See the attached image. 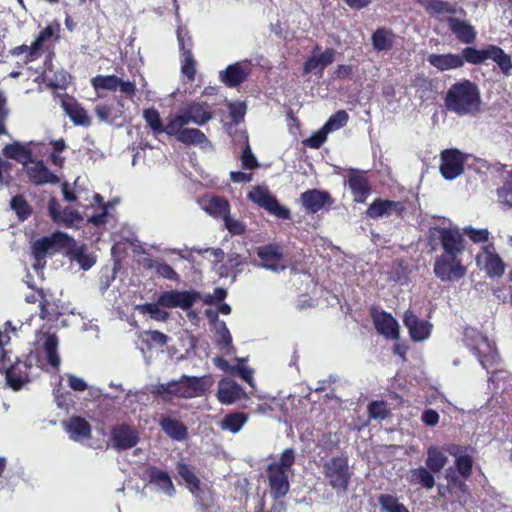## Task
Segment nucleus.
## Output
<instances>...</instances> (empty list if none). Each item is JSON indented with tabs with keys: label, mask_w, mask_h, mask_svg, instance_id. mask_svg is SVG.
I'll list each match as a JSON object with an SVG mask.
<instances>
[{
	"label": "nucleus",
	"mask_w": 512,
	"mask_h": 512,
	"mask_svg": "<svg viewBox=\"0 0 512 512\" xmlns=\"http://www.w3.org/2000/svg\"><path fill=\"white\" fill-rule=\"evenodd\" d=\"M437 232L442 253L435 258L433 272L442 282L459 281L467 273L462 263L466 248L464 236L458 229L448 227H441Z\"/></svg>",
	"instance_id": "1"
},
{
	"label": "nucleus",
	"mask_w": 512,
	"mask_h": 512,
	"mask_svg": "<svg viewBox=\"0 0 512 512\" xmlns=\"http://www.w3.org/2000/svg\"><path fill=\"white\" fill-rule=\"evenodd\" d=\"M211 384L210 376L207 375L201 377L182 375L178 380L152 386L151 394L164 401H170L173 397L191 399L203 396Z\"/></svg>",
	"instance_id": "2"
},
{
	"label": "nucleus",
	"mask_w": 512,
	"mask_h": 512,
	"mask_svg": "<svg viewBox=\"0 0 512 512\" xmlns=\"http://www.w3.org/2000/svg\"><path fill=\"white\" fill-rule=\"evenodd\" d=\"M481 103L478 86L467 79L452 84L444 98L446 109L459 116L478 114Z\"/></svg>",
	"instance_id": "3"
},
{
	"label": "nucleus",
	"mask_w": 512,
	"mask_h": 512,
	"mask_svg": "<svg viewBox=\"0 0 512 512\" xmlns=\"http://www.w3.org/2000/svg\"><path fill=\"white\" fill-rule=\"evenodd\" d=\"M296 454L293 448H286L279 461L270 463L266 473L273 499L278 500L287 495L290 489L289 474L295 463Z\"/></svg>",
	"instance_id": "4"
},
{
	"label": "nucleus",
	"mask_w": 512,
	"mask_h": 512,
	"mask_svg": "<svg viewBox=\"0 0 512 512\" xmlns=\"http://www.w3.org/2000/svg\"><path fill=\"white\" fill-rule=\"evenodd\" d=\"M9 342L10 336L8 333L0 330V371L5 372V378L9 387L14 391H18L25 383L30 381L29 370L32 366L25 361H12L9 351L5 349Z\"/></svg>",
	"instance_id": "5"
},
{
	"label": "nucleus",
	"mask_w": 512,
	"mask_h": 512,
	"mask_svg": "<svg viewBox=\"0 0 512 512\" xmlns=\"http://www.w3.org/2000/svg\"><path fill=\"white\" fill-rule=\"evenodd\" d=\"M460 56L463 59V64L467 62L473 65H479L488 59H492L497 63L504 74H509L512 69L511 57L506 54L503 49L495 45H489L485 49L465 47Z\"/></svg>",
	"instance_id": "6"
},
{
	"label": "nucleus",
	"mask_w": 512,
	"mask_h": 512,
	"mask_svg": "<svg viewBox=\"0 0 512 512\" xmlns=\"http://www.w3.org/2000/svg\"><path fill=\"white\" fill-rule=\"evenodd\" d=\"M322 473L337 493L347 491L352 477L347 456H334L324 462Z\"/></svg>",
	"instance_id": "7"
},
{
	"label": "nucleus",
	"mask_w": 512,
	"mask_h": 512,
	"mask_svg": "<svg viewBox=\"0 0 512 512\" xmlns=\"http://www.w3.org/2000/svg\"><path fill=\"white\" fill-rule=\"evenodd\" d=\"M464 344L477 357L483 368L488 369L496 362L498 356L496 350L488 337L477 329L465 330Z\"/></svg>",
	"instance_id": "8"
},
{
	"label": "nucleus",
	"mask_w": 512,
	"mask_h": 512,
	"mask_svg": "<svg viewBox=\"0 0 512 512\" xmlns=\"http://www.w3.org/2000/svg\"><path fill=\"white\" fill-rule=\"evenodd\" d=\"M75 244V240L68 234L57 231L51 236L42 237L36 240L32 245V255L35 261L40 264L45 262L46 256L49 253H54L57 250L70 247Z\"/></svg>",
	"instance_id": "9"
},
{
	"label": "nucleus",
	"mask_w": 512,
	"mask_h": 512,
	"mask_svg": "<svg viewBox=\"0 0 512 512\" xmlns=\"http://www.w3.org/2000/svg\"><path fill=\"white\" fill-rule=\"evenodd\" d=\"M407 200H390V199H382L376 198L372 203L369 204L366 210V216L370 219H379V218H398L403 219L407 214Z\"/></svg>",
	"instance_id": "10"
},
{
	"label": "nucleus",
	"mask_w": 512,
	"mask_h": 512,
	"mask_svg": "<svg viewBox=\"0 0 512 512\" xmlns=\"http://www.w3.org/2000/svg\"><path fill=\"white\" fill-rule=\"evenodd\" d=\"M248 198L279 219L289 220L291 218L290 210L282 206L277 198L265 187H254L252 191L249 192Z\"/></svg>",
	"instance_id": "11"
},
{
	"label": "nucleus",
	"mask_w": 512,
	"mask_h": 512,
	"mask_svg": "<svg viewBox=\"0 0 512 512\" xmlns=\"http://www.w3.org/2000/svg\"><path fill=\"white\" fill-rule=\"evenodd\" d=\"M200 299L201 294L196 290H170L158 296V304L164 308H181L187 311Z\"/></svg>",
	"instance_id": "12"
},
{
	"label": "nucleus",
	"mask_w": 512,
	"mask_h": 512,
	"mask_svg": "<svg viewBox=\"0 0 512 512\" xmlns=\"http://www.w3.org/2000/svg\"><path fill=\"white\" fill-rule=\"evenodd\" d=\"M440 173L446 180H454L464 172L466 156L456 148L445 149L440 154Z\"/></svg>",
	"instance_id": "13"
},
{
	"label": "nucleus",
	"mask_w": 512,
	"mask_h": 512,
	"mask_svg": "<svg viewBox=\"0 0 512 512\" xmlns=\"http://www.w3.org/2000/svg\"><path fill=\"white\" fill-rule=\"evenodd\" d=\"M139 440V432L129 424H117L111 429L110 441L112 447L118 451L128 450L135 447Z\"/></svg>",
	"instance_id": "14"
},
{
	"label": "nucleus",
	"mask_w": 512,
	"mask_h": 512,
	"mask_svg": "<svg viewBox=\"0 0 512 512\" xmlns=\"http://www.w3.org/2000/svg\"><path fill=\"white\" fill-rule=\"evenodd\" d=\"M256 254L260 259V266L271 270L273 272H279L286 268L284 262V254L282 247L276 243H269L256 248Z\"/></svg>",
	"instance_id": "15"
},
{
	"label": "nucleus",
	"mask_w": 512,
	"mask_h": 512,
	"mask_svg": "<svg viewBox=\"0 0 512 512\" xmlns=\"http://www.w3.org/2000/svg\"><path fill=\"white\" fill-rule=\"evenodd\" d=\"M348 187L355 203L363 204L369 197L372 187L367 177V172L358 169H349Z\"/></svg>",
	"instance_id": "16"
},
{
	"label": "nucleus",
	"mask_w": 512,
	"mask_h": 512,
	"mask_svg": "<svg viewBox=\"0 0 512 512\" xmlns=\"http://www.w3.org/2000/svg\"><path fill=\"white\" fill-rule=\"evenodd\" d=\"M335 54L336 51L333 48H326L322 52L321 47L316 45L313 48L312 55L303 64V73H315L321 76L324 69L334 62Z\"/></svg>",
	"instance_id": "17"
},
{
	"label": "nucleus",
	"mask_w": 512,
	"mask_h": 512,
	"mask_svg": "<svg viewBox=\"0 0 512 512\" xmlns=\"http://www.w3.org/2000/svg\"><path fill=\"white\" fill-rule=\"evenodd\" d=\"M180 112L187 123L204 125L213 118L211 105L206 101H192L185 105Z\"/></svg>",
	"instance_id": "18"
},
{
	"label": "nucleus",
	"mask_w": 512,
	"mask_h": 512,
	"mask_svg": "<svg viewBox=\"0 0 512 512\" xmlns=\"http://www.w3.org/2000/svg\"><path fill=\"white\" fill-rule=\"evenodd\" d=\"M29 181L34 185L57 184L59 177L51 172L42 160L29 162L24 166Z\"/></svg>",
	"instance_id": "19"
},
{
	"label": "nucleus",
	"mask_w": 512,
	"mask_h": 512,
	"mask_svg": "<svg viewBox=\"0 0 512 512\" xmlns=\"http://www.w3.org/2000/svg\"><path fill=\"white\" fill-rule=\"evenodd\" d=\"M61 107L74 125L83 127L91 125V119L87 114V111L74 97L64 95L61 98Z\"/></svg>",
	"instance_id": "20"
},
{
	"label": "nucleus",
	"mask_w": 512,
	"mask_h": 512,
	"mask_svg": "<svg viewBox=\"0 0 512 512\" xmlns=\"http://www.w3.org/2000/svg\"><path fill=\"white\" fill-rule=\"evenodd\" d=\"M302 206L310 214H316L326 205L332 203L329 192L318 189H310L300 195Z\"/></svg>",
	"instance_id": "21"
},
{
	"label": "nucleus",
	"mask_w": 512,
	"mask_h": 512,
	"mask_svg": "<svg viewBox=\"0 0 512 512\" xmlns=\"http://www.w3.org/2000/svg\"><path fill=\"white\" fill-rule=\"evenodd\" d=\"M404 325L409 331V335L414 341H423L431 333V324L426 320H421L411 310H407L403 317Z\"/></svg>",
	"instance_id": "22"
},
{
	"label": "nucleus",
	"mask_w": 512,
	"mask_h": 512,
	"mask_svg": "<svg viewBox=\"0 0 512 512\" xmlns=\"http://www.w3.org/2000/svg\"><path fill=\"white\" fill-rule=\"evenodd\" d=\"M373 323L379 334L388 339H399V324L390 313L381 311L380 313L373 315Z\"/></svg>",
	"instance_id": "23"
},
{
	"label": "nucleus",
	"mask_w": 512,
	"mask_h": 512,
	"mask_svg": "<svg viewBox=\"0 0 512 512\" xmlns=\"http://www.w3.org/2000/svg\"><path fill=\"white\" fill-rule=\"evenodd\" d=\"M250 73L251 69L248 66H244L241 63H234L228 65L225 70L221 71L219 78L225 86L234 88L246 81Z\"/></svg>",
	"instance_id": "24"
},
{
	"label": "nucleus",
	"mask_w": 512,
	"mask_h": 512,
	"mask_svg": "<svg viewBox=\"0 0 512 512\" xmlns=\"http://www.w3.org/2000/svg\"><path fill=\"white\" fill-rule=\"evenodd\" d=\"M447 23L452 33L460 42L464 44H472L475 42L477 32L469 22L456 17H448Z\"/></svg>",
	"instance_id": "25"
},
{
	"label": "nucleus",
	"mask_w": 512,
	"mask_h": 512,
	"mask_svg": "<svg viewBox=\"0 0 512 512\" xmlns=\"http://www.w3.org/2000/svg\"><path fill=\"white\" fill-rule=\"evenodd\" d=\"M484 265L483 269L489 277H501L505 273L506 264L500 255L491 246L483 247Z\"/></svg>",
	"instance_id": "26"
},
{
	"label": "nucleus",
	"mask_w": 512,
	"mask_h": 512,
	"mask_svg": "<svg viewBox=\"0 0 512 512\" xmlns=\"http://www.w3.org/2000/svg\"><path fill=\"white\" fill-rule=\"evenodd\" d=\"M159 425L162 431L173 440L184 441L188 438L187 427L178 419L163 415L159 421Z\"/></svg>",
	"instance_id": "27"
},
{
	"label": "nucleus",
	"mask_w": 512,
	"mask_h": 512,
	"mask_svg": "<svg viewBox=\"0 0 512 512\" xmlns=\"http://www.w3.org/2000/svg\"><path fill=\"white\" fill-rule=\"evenodd\" d=\"M427 61L429 64L439 71H447L458 69L463 66V59L459 54L447 53L436 54L432 53L428 56Z\"/></svg>",
	"instance_id": "28"
},
{
	"label": "nucleus",
	"mask_w": 512,
	"mask_h": 512,
	"mask_svg": "<svg viewBox=\"0 0 512 512\" xmlns=\"http://www.w3.org/2000/svg\"><path fill=\"white\" fill-rule=\"evenodd\" d=\"M243 393L239 384L232 380L222 379L218 385L217 398L222 404H232L240 399Z\"/></svg>",
	"instance_id": "29"
},
{
	"label": "nucleus",
	"mask_w": 512,
	"mask_h": 512,
	"mask_svg": "<svg viewBox=\"0 0 512 512\" xmlns=\"http://www.w3.org/2000/svg\"><path fill=\"white\" fill-rule=\"evenodd\" d=\"M149 482L159 487L163 492L172 496L175 493V487L169 474L155 466H149L146 469Z\"/></svg>",
	"instance_id": "30"
},
{
	"label": "nucleus",
	"mask_w": 512,
	"mask_h": 512,
	"mask_svg": "<svg viewBox=\"0 0 512 512\" xmlns=\"http://www.w3.org/2000/svg\"><path fill=\"white\" fill-rule=\"evenodd\" d=\"M66 432L74 441L91 437V425L80 416L71 417L66 423Z\"/></svg>",
	"instance_id": "31"
},
{
	"label": "nucleus",
	"mask_w": 512,
	"mask_h": 512,
	"mask_svg": "<svg viewBox=\"0 0 512 512\" xmlns=\"http://www.w3.org/2000/svg\"><path fill=\"white\" fill-rule=\"evenodd\" d=\"M412 86L421 101L433 99L437 94L433 80L424 74H418L413 80Z\"/></svg>",
	"instance_id": "32"
},
{
	"label": "nucleus",
	"mask_w": 512,
	"mask_h": 512,
	"mask_svg": "<svg viewBox=\"0 0 512 512\" xmlns=\"http://www.w3.org/2000/svg\"><path fill=\"white\" fill-rule=\"evenodd\" d=\"M446 479L448 492L455 499V501L461 505H464L467 502V498L469 496V489L466 483L457 475H447Z\"/></svg>",
	"instance_id": "33"
},
{
	"label": "nucleus",
	"mask_w": 512,
	"mask_h": 512,
	"mask_svg": "<svg viewBox=\"0 0 512 512\" xmlns=\"http://www.w3.org/2000/svg\"><path fill=\"white\" fill-rule=\"evenodd\" d=\"M395 34L387 28H377L371 36L373 48L380 51H389L394 46Z\"/></svg>",
	"instance_id": "34"
},
{
	"label": "nucleus",
	"mask_w": 512,
	"mask_h": 512,
	"mask_svg": "<svg viewBox=\"0 0 512 512\" xmlns=\"http://www.w3.org/2000/svg\"><path fill=\"white\" fill-rule=\"evenodd\" d=\"M3 153L7 158L13 159L23 166H26L29 162H33L32 151L19 142L7 144L3 149Z\"/></svg>",
	"instance_id": "35"
},
{
	"label": "nucleus",
	"mask_w": 512,
	"mask_h": 512,
	"mask_svg": "<svg viewBox=\"0 0 512 512\" xmlns=\"http://www.w3.org/2000/svg\"><path fill=\"white\" fill-rule=\"evenodd\" d=\"M427 466L411 469L409 472V483L420 485L425 489H432L435 486V478Z\"/></svg>",
	"instance_id": "36"
},
{
	"label": "nucleus",
	"mask_w": 512,
	"mask_h": 512,
	"mask_svg": "<svg viewBox=\"0 0 512 512\" xmlns=\"http://www.w3.org/2000/svg\"><path fill=\"white\" fill-rule=\"evenodd\" d=\"M447 461V456L438 447H428L425 464L431 472H440L445 467Z\"/></svg>",
	"instance_id": "37"
},
{
	"label": "nucleus",
	"mask_w": 512,
	"mask_h": 512,
	"mask_svg": "<svg viewBox=\"0 0 512 512\" xmlns=\"http://www.w3.org/2000/svg\"><path fill=\"white\" fill-rule=\"evenodd\" d=\"M39 295L40 318L47 321L57 320L60 315L59 306L54 301L47 299L43 289H39Z\"/></svg>",
	"instance_id": "38"
},
{
	"label": "nucleus",
	"mask_w": 512,
	"mask_h": 512,
	"mask_svg": "<svg viewBox=\"0 0 512 512\" xmlns=\"http://www.w3.org/2000/svg\"><path fill=\"white\" fill-rule=\"evenodd\" d=\"M61 30L60 23L58 21H54L53 23L47 25L44 29H42L39 34L36 36L35 40L32 42V53L34 51H40L42 50L43 44L45 41L52 37H56V39L59 38L58 33Z\"/></svg>",
	"instance_id": "39"
},
{
	"label": "nucleus",
	"mask_w": 512,
	"mask_h": 512,
	"mask_svg": "<svg viewBox=\"0 0 512 512\" xmlns=\"http://www.w3.org/2000/svg\"><path fill=\"white\" fill-rule=\"evenodd\" d=\"M178 141L185 145L209 144L207 136L197 128H184L178 137Z\"/></svg>",
	"instance_id": "40"
},
{
	"label": "nucleus",
	"mask_w": 512,
	"mask_h": 512,
	"mask_svg": "<svg viewBox=\"0 0 512 512\" xmlns=\"http://www.w3.org/2000/svg\"><path fill=\"white\" fill-rule=\"evenodd\" d=\"M205 210L214 217L224 219L230 213V205L226 199L214 196L209 200Z\"/></svg>",
	"instance_id": "41"
},
{
	"label": "nucleus",
	"mask_w": 512,
	"mask_h": 512,
	"mask_svg": "<svg viewBox=\"0 0 512 512\" xmlns=\"http://www.w3.org/2000/svg\"><path fill=\"white\" fill-rule=\"evenodd\" d=\"M10 207L20 221L27 220L32 215V207L23 195H16L10 200Z\"/></svg>",
	"instance_id": "42"
},
{
	"label": "nucleus",
	"mask_w": 512,
	"mask_h": 512,
	"mask_svg": "<svg viewBox=\"0 0 512 512\" xmlns=\"http://www.w3.org/2000/svg\"><path fill=\"white\" fill-rule=\"evenodd\" d=\"M44 351L46 353L47 361L52 366L57 368L60 365V357L58 355V338L55 334H48L44 344Z\"/></svg>",
	"instance_id": "43"
},
{
	"label": "nucleus",
	"mask_w": 512,
	"mask_h": 512,
	"mask_svg": "<svg viewBox=\"0 0 512 512\" xmlns=\"http://www.w3.org/2000/svg\"><path fill=\"white\" fill-rule=\"evenodd\" d=\"M248 417L245 413L234 412L227 414L222 420V428L232 433H237L246 423Z\"/></svg>",
	"instance_id": "44"
},
{
	"label": "nucleus",
	"mask_w": 512,
	"mask_h": 512,
	"mask_svg": "<svg viewBox=\"0 0 512 512\" xmlns=\"http://www.w3.org/2000/svg\"><path fill=\"white\" fill-rule=\"evenodd\" d=\"M370 419L385 420L391 416V410L384 400L371 401L367 406Z\"/></svg>",
	"instance_id": "45"
},
{
	"label": "nucleus",
	"mask_w": 512,
	"mask_h": 512,
	"mask_svg": "<svg viewBox=\"0 0 512 512\" xmlns=\"http://www.w3.org/2000/svg\"><path fill=\"white\" fill-rule=\"evenodd\" d=\"M120 84V78L116 75H97L91 79V85L95 90L116 91Z\"/></svg>",
	"instance_id": "46"
},
{
	"label": "nucleus",
	"mask_w": 512,
	"mask_h": 512,
	"mask_svg": "<svg viewBox=\"0 0 512 512\" xmlns=\"http://www.w3.org/2000/svg\"><path fill=\"white\" fill-rule=\"evenodd\" d=\"M378 503L381 510L385 512H409L408 508L391 494H381L378 497Z\"/></svg>",
	"instance_id": "47"
},
{
	"label": "nucleus",
	"mask_w": 512,
	"mask_h": 512,
	"mask_svg": "<svg viewBox=\"0 0 512 512\" xmlns=\"http://www.w3.org/2000/svg\"><path fill=\"white\" fill-rule=\"evenodd\" d=\"M426 11L433 15L455 14L456 9L453 4L443 0H426L423 5Z\"/></svg>",
	"instance_id": "48"
},
{
	"label": "nucleus",
	"mask_w": 512,
	"mask_h": 512,
	"mask_svg": "<svg viewBox=\"0 0 512 512\" xmlns=\"http://www.w3.org/2000/svg\"><path fill=\"white\" fill-rule=\"evenodd\" d=\"M186 125H188L187 120L182 113L179 112L168 121L166 126L162 127V133H166L168 136H174L178 140L180 133L184 130V126Z\"/></svg>",
	"instance_id": "49"
},
{
	"label": "nucleus",
	"mask_w": 512,
	"mask_h": 512,
	"mask_svg": "<svg viewBox=\"0 0 512 512\" xmlns=\"http://www.w3.org/2000/svg\"><path fill=\"white\" fill-rule=\"evenodd\" d=\"M143 118L155 135L162 134L163 123L157 109L154 107L144 109Z\"/></svg>",
	"instance_id": "50"
},
{
	"label": "nucleus",
	"mask_w": 512,
	"mask_h": 512,
	"mask_svg": "<svg viewBox=\"0 0 512 512\" xmlns=\"http://www.w3.org/2000/svg\"><path fill=\"white\" fill-rule=\"evenodd\" d=\"M177 472L179 476L187 483L192 490L200 489V479L190 469L189 465L183 462L177 464Z\"/></svg>",
	"instance_id": "51"
},
{
	"label": "nucleus",
	"mask_w": 512,
	"mask_h": 512,
	"mask_svg": "<svg viewBox=\"0 0 512 512\" xmlns=\"http://www.w3.org/2000/svg\"><path fill=\"white\" fill-rule=\"evenodd\" d=\"M177 40L181 55H193V39L189 31L184 27H178Z\"/></svg>",
	"instance_id": "52"
},
{
	"label": "nucleus",
	"mask_w": 512,
	"mask_h": 512,
	"mask_svg": "<svg viewBox=\"0 0 512 512\" xmlns=\"http://www.w3.org/2000/svg\"><path fill=\"white\" fill-rule=\"evenodd\" d=\"M146 267L155 268L156 273L164 279L173 281L179 280V275L174 268L165 262L151 261L150 264L146 265Z\"/></svg>",
	"instance_id": "53"
},
{
	"label": "nucleus",
	"mask_w": 512,
	"mask_h": 512,
	"mask_svg": "<svg viewBox=\"0 0 512 512\" xmlns=\"http://www.w3.org/2000/svg\"><path fill=\"white\" fill-rule=\"evenodd\" d=\"M349 116L345 110H338L329 117L327 122L323 125L326 131L332 132L334 130L344 127L348 122Z\"/></svg>",
	"instance_id": "54"
},
{
	"label": "nucleus",
	"mask_w": 512,
	"mask_h": 512,
	"mask_svg": "<svg viewBox=\"0 0 512 512\" xmlns=\"http://www.w3.org/2000/svg\"><path fill=\"white\" fill-rule=\"evenodd\" d=\"M455 467L458 473L464 478L468 479L473 471V459L470 455H460L455 459Z\"/></svg>",
	"instance_id": "55"
},
{
	"label": "nucleus",
	"mask_w": 512,
	"mask_h": 512,
	"mask_svg": "<svg viewBox=\"0 0 512 512\" xmlns=\"http://www.w3.org/2000/svg\"><path fill=\"white\" fill-rule=\"evenodd\" d=\"M497 194L502 203L512 207V171L507 173L502 187L497 189Z\"/></svg>",
	"instance_id": "56"
},
{
	"label": "nucleus",
	"mask_w": 512,
	"mask_h": 512,
	"mask_svg": "<svg viewBox=\"0 0 512 512\" xmlns=\"http://www.w3.org/2000/svg\"><path fill=\"white\" fill-rule=\"evenodd\" d=\"M160 307L162 306L158 304L157 300L156 303H146L142 305L141 310L144 313L150 314L155 320L165 322L169 318V313Z\"/></svg>",
	"instance_id": "57"
},
{
	"label": "nucleus",
	"mask_w": 512,
	"mask_h": 512,
	"mask_svg": "<svg viewBox=\"0 0 512 512\" xmlns=\"http://www.w3.org/2000/svg\"><path fill=\"white\" fill-rule=\"evenodd\" d=\"M72 259L84 270L90 269L95 264V258L86 253L84 247L75 249L72 253Z\"/></svg>",
	"instance_id": "58"
},
{
	"label": "nucleus",
	"mask_w": 512,
	"mask_h": 512,
	"mask_svg": "<svg viewBox=\"0 0 512 512\" xmlns=\"http://www.w3.org/2000/svg\"><path fill=\"white\" fill-rule=\"evenodd\" d=\"M181 72L189 80L194 81L196 76V61L193 55H181Z\"/></svg>",
	"instance_id": "59"
},
{
	"label": "nucleus",
	"mask_w": 512,
	"mask_h": 512,
	"mask_svg": "<svg viewBox=\"0 0 512 512\" xmlns=\"http://www.w3.org/2000/svg\"><path fill=\"white\" fill-rule=\"evenodd\" d=\"M31 49H32V44L30 46L22 44V45L12 48L10 50V54L12 56H16V57L20 56L22 54H25V63H29V62H32V61L38 59L39 56L41 55L40 51H34L32 53Z\"/></svg>",
	"instance_id": "60"
},
{
	"label": "nucleus",
	"mask_w": 512,
	"mask_h": 512,
	"mask_svg": "<svg viewBox=\"0 0 512 512\" xmlns=\"http://www.w3.org/2000/svg\"><path fill=\"white\" fill-rule=\"evenodd\" d=\"M218 335L219 337L216 342L218 347L222 349H229L232 347V336L224 321L219 323Z\"/></svg>",
	"instance_id": "61"
},
{
	"label": "nucleus",
	"mask_w": 512,
	"mask_h": 512,
	"mask_svg": "<svg viewBox=\"0 0 512 512\" xmlns=\"http://www.w3.org/2000/svg\"><path fill=\"white\" fill-rule=\"evenodd\" d=\"M241 165L243 169L247 170H254L259 166L258 161L255 155L253 154L249 144H247L246 147L243 149L241 155Z\"/></svg>",
	"instance_id": "62"
},
{
	"label": "nucleus",
	"mask_w": 512,
	"mask_h": 512,
	"mask_svg": "<svg viewBox=\"0 0 512 512\" xmlns=\"http://www.w3.org/2000/svg\"><path fill=\"white\" fill-rule=\"evenodd\" d=\"M229 115L234 124H239L243 121L246 114V105L243 102L230 103L229 104Z\"/></svg>",
	"instance_id": "63"
},
{
	"label": "nucleus",
	"mask_w": 512,
	"mask_h": 512,
	"mask_svg": "<svg viewBox=\"0 0 512 512\" xmlns=\"http://www.w3.org/2000/svg\"><path fill=\"white\" fill-rule=\"evenodd\" d=\"M328 133L329 132L326 131L324 127H322L320 131L314 133L312 136L306 139L304 143L309 148L318 149L325 143Z\"/></svg>",
	"instance_id": "64"
}]
</instances>
